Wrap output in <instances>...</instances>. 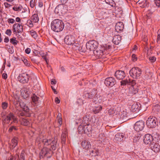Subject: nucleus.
I'll list each match as a JSON object with an SVG mask.
<instances>
[{"instance_id":"1","label":"nucleus","mask_w":160,"mask_h":160,"mask_svg":"<svg viewBox=\"0 0 160 160\" xmlns=\"http://www.w3.org/2000/svg\"><path fill=\"white\" fill-rule=\"evenodd\" d=\"M19 105L23 109V111H20L17 109L15 112L17 116L19 117L24 116L29 117L31 116V115L29 112V108L23 102H19Z\"/></svg>"},{"instance_id":"2","label":"nucleus","mask_w":160,"mask_h":160,"mask_svg":"<svg viewBox=\"0 0 160 160\" xmlns=\"http://www.w3.org/2000/svg\"><path fill=\"white\" fill-rule=\"evenodd\" d=\"M64 27V24L63 21L58 19H55L52 21L51 28L52 31L55 32L62 31Z\"/></svg>"},{"instance_id":"3","label":"nucleus","mask_w":160,"mask_h":160,"mask_svg":"<svg viewBox=\"0 0 160 160\" xmlns=\"http://www.w3.org/2000/svg\"><path fill=\"white\" fill-rule=\"evenodd\" d=\"M4 117L3 118V122L7 124H9L10 121H12L10 125L12 124H17L18 121L16 116L12 112H10L6 116H4Z\"/></svg>"},{"instance_id":"4","label":"nucleus","mask_w":160,"mask_h":160,"mask_svg":"<svg viewBox=\"0 0 160 160\" xmlns=\"http://www.w3.org/2000/svg\"><path fill=\"white\" fill-rule=\"evenodd\" d=\"M41 141L44 146H47L50 144L53 150H55L56 149L58 141L57 138H55L52 140L50 139L43 138L41 139Z\"/></svg>"},{"instance_id":"5","label":"nucleus","mask_w":160,"mask_h":160,"mask_svg":"<svg viewBox=\"0 0 160 160\" xmlns=\"http://www.w3.org/2000/svg\"><path fill=\"white\" fill-rule=\"evenodd\" d=\"M130 76L134 79H138L142 74V70L139 68H132L129 71Z\"/></svg>"},{"instance_id":"6","label":"nucleus","mask_w":160,"mask_h":160,"mask_svg":"<svg viewBox=\"0 0 160 160\" xmlns=\"http://www.w3.org/2000/svg\"><path fill=\"white\" fill-rule=\"evenodd\" d=\"M158 123V120L156 118L153 116H150L147 120L146 124L148 128H153L157 125Z\"/></svg>"},{"instance_id":"7","label":"nucleus","mask_w":160,"mask_h":160,"mask_svg":"<svg viewBox=\"0 0 160 160\" xmlns=\"http://www.w3.org/2000/svg\"><path fill=\"white\" fill-rule=\"evenodd\" d=\"M29 77V75L26 72H23L19 75L18 79L20 83L24 84L28 82Z\"/></svg>"},{"instance_id":"8","label":"nucleus","mask_w":160,"mask_h":160,"mask_svg":"<svg viewBox=\"0 0 160 160\" xmlns=\"http://www.w3.org/2000/svg\"><path fill=\"white\" fill-rule=\"evenodd\" d=\"M97 43L95 41H89L87 43L86 45V48L90 51H93L97 48Z\"/></svg>"},{"instance_id":"9","label":"nucleus","mask_w":160,"mask_h":160,"mask_svg":"<svg viewBox=\"0 0 160 160\" xmlns=\"http://www.w3.org/2000/svg\"><path fill=\"white\" fill-rule=\"evenodd\" d=\"M12 30L14 34H17V33H22L23 31V27L18 23H15L12 26Z\"/></svg>"},{"instance_id":"10","label":"nucleus","mask_w":160,"mask_h":160,"mask_svg":"<svg viewBox=\"0 0 160 160\" xmlns=\"http://www.w3.org/2000/svg\"><path fill=\"white\" fill-rule=\"evenodd\" d=\"M144 127V123L142 121H139L134 124V128L137 131L139 132L142 130Z\"/></svg>"},{"instance_id":"11","label":"nucleus","mask_w":160,"mask_h":160,"mask_svg":"<svg viewBox=\"0 0 160 160\" xmlns=\"http://www.w3.org/2000/svg\"><path fill=\"white\" fill-rule=\"evenodd\" d=\"M104 83L107 87H112L116 83V81L114 78L109 77L105 79Z\"/></svg>"},{"instance_id":"12","label":"nucleus","mask_w":160,"mask_h":160,"mask_svg":"<svg viewBox=\"0 0 160 160\" xmlns=\"http://www.w3.org/2000/svg\"><path fill=\"white\" fill-rule=\"evenodd\" d=\"M75 38L73 36L69 35L66 36L64 38L65 43L68 45H71L72 44L75 45Z\"/></svg>"},{"instance_id":"13","label":"nucleus","mask_w":160,"mask_h":160,"mask_svg":"<svg viewBox=\"0 0 160 160\" xmlns=\"http://www.w3.org/2000/svg\"><path fill=\"white\" fill-rule=\"evenodd\" d=\"M104 98L105 97H104L103 95L102 96L97 93L96 95L95 96V97H94V98L93 99V102L96 104L98 103H101L107 101L106 98Z\"/></svg>"},{"instance_id":"14","label":"nucleus","mask_w":160,"mask_h":160,"mask_svg":"<svg viewBox=\"0 0 160 160\" xmlns=\"http://www.w3.org/2000/svg\"><path fill=\"white\" fill-rule=\"evenodd\" d=\"M65 8L64 4H59L55 8V12L57 14H63L65 12Z\"/></svg>"},{"instance_id":"15","label":"nucleus","mask_w":160,"mask_h":160,"mask_svg":"<svg viewBox=\"0 0 160 160\" xmlns=\"http://www.w3.org/2000/svg\"><path fill=\"white\" fill-rule=\"evenodd\" d=\"M114 76L118 80H122L126 76V74L123 71L118 70L116 71Z\"/></svg>"},{"instance_id":"16","label":"nucleus","mask_w":160,"mask_h":160,"mask_svg":"<svg viewBox=\"0 0 160 160\" xmlns=\"http://www.w3.org/2000/svg\"><path fill=\"white\" fill-rule=\"evenodd\" d=\"M153 138L152 136L150 134H146L144 137L143 142L146 144H152Z\"/></svg>"},{"instance_id":"17","label":"nucleus","mask_w":160,"mask_h":160,"mask_svg":"<svg viewBox=\"0 0 160 160\" xmlns=\"http://www.w3.org/2000/svg\"><path fill=\"white\" fill-rule=\"evenodd\" d=\"M97 93V90L95 88L92 89L89 92H87L85 94V96L86 98L89 99H93L94 97Z\"/></svg>"},{"instance_id":"18","label":"nucleus","mask_w":160,"mask_h":160,"mask_svg":"<svg viewBox=\"0 0 160 160\" xmlns=\"http://www.w3.org/2000/svg\"><path fill=\"white\" fill-rule=\"evenodd\" d=\"M103 49L102 48L101 49L97 48L93 51V53L97 58H102L104 54Z\"/></svg>"},{"instance_id":"19","label":"nucleus","mask_w":160,"mask_h":160,"mask_svg":"<svg viewBox=\"0 0 160 160\" xmlns=\"http://www.w3.org/2000/svg\"><path fill=\"white\" fill-rule=\"evenodd\" d=\"M19 138L17 137H14L11 140L10 146L11 149H13L18 145Z\"/></svg>"},{"instance_id":"20","label":"nucleus","mask_w":160,"mask_h":160,"mask_svg":"<svg viewBox=\"0 0 160 160\" xmlns=\"http://www.w3.org/2000/svg\"><path fill=\"white\" fill-rule=\"evenodd\" d=\"M52 151L50 149L47 148H43L41 150V153L44 156H46L47 157H50L52 154L51 153Z\"/></svg>"},{"instance_id":"21","label":"nucleus","mask_w":160,"mask_h":160,"mask_svg":"<svg viewBox=\"0 0 160 160\" xmlns=\"http://www.w3.org/2000/svg\"><path fill=\"white\" fill-rule=\"evenodd\" d=\"M151 148L152 150L156 153L158 152L160 150V145L157 143H152L151 145Z\"/></svg>"},{"instance_id":"22","label":"nucleus","mask_w":160,"mask_h":160,"mask_svg":"<svg viewBox=\"0 0 160 160\" xmlns=\"http://www.w3.org/2000/svg\"><path fill=\"white\" fill-rule=\"evenodd\" d=\"M81 146L83 149L88 150L91 148V144L87 140L82 141L81 143Z\"/></svg>"},{"instance_id":"23","label":"nucleus","mask_w":160,"mask_h":160,"mask_svg":"<svg viewBox=\"0 0 160 160\" xmlns=\"http://www.w3.org/2000/svg\"><path fill=\"white\" fill-rule=\"evenodd\" d=\"M125 137L123 133H118L115 136L114 140L115 141L118 142H120L123 140V138Z\"/></svg>"},{"instance_id":"24","label":"nucleus","mask_w":160,"mask_h":160,"mask_svg":"<svg viewBox=\"0 0 160 160\" xmlns=\"http://www.w3.org/2000/svg\"><path fill=\"white\" fill-rule=\"evenodd\" d=\"M138 92V89L137 87H134L133 86H131L129 88L128 90V95L132 96L137 93Z\"/></svg>"},{"instance_id":"25","label":"nucleus","mask_w":160,"mask_h":160,"mask_svg":"<svg viewBox=\"0 0 160 160\" xmlns=\"http://www.w3.org/2000/svg\"><path fill=\"white\" fill-rule=\"evenodd\" d=\"M124 28V25L122 22H118L115 26V30L118 32L122 31Z\"/></svg>"},{"instance_id":"26","label":"nucleus","mask_w":160,"mask_h":160,"mask_svg":"<svg viewBox=\"0 0 160 160\" xmlns=\"http://www.w3.org/2000/svg\"><path fill=\"white\" fill-rule=\"evenodd\" d=\"M21 95L24 98H26L28 97L29 92L28 91L27 88H23L21 90Z\"/></svg>"},{"instance_id":"27","label":"nucleus","mask_w":160,"mask_h":160,"mask_svg":"<svg viewBox=\"0 0 160 160\" xmlns=\"http://www.w3.org/2000/svg\"><path fill=\"white\" fill-rule=\"evenodd\" d=\"M84 128H85L84 130L85 134H89V132H91L92 130V126L90 124V123L84 125Z\"/></svg>"},{"instance_id":"28","label":"nucleus","mask_w":160,"mask_h":160,"mask_svg":"<svg viewBox=\"0 0 160 160\" xmlns=\"http://www.w3.org/2000/svg\"><path fill=\"white\" fill-rule=\"evenodd\" d=\"M120 118L123 120H126L127 119V117L128 116V114L127 112L124 111L121 112L120 114Z\"/></svg>"},{"instance_id":"29","label":"nucleus","mask_w":160,"mask_h":160,"mask_svg":"<svg viewBox=\"0 0 160 160\" xmlns=\"http://www.w3.org/2000/svg\"><path fill=\"white\" fill-rule=\"evenodd\" d=\"M20 120L21 124L23 125L27 126L29 124V122L27 119H25L23 118H21Z\"/></svg>"},{"instance_id":"30","label":"nucleus","mask_w":160,"mask_h":160,"mask_svg":"<svg viewBox=\"0 0 160 160\" xmlns=\"http://www.w3.org/2000/svg\"><path fill=\"white\" fill-rule=\"evenodd\" d=\"M31 19L32 22H37L39 21L38 15L37 14H34L32 16Z\"/></svg>"},{"instance_id":"31","label":"nucleus","mask_w":160,"mask_h":160,"mask_svg":"<svg viewBox=\"0 0 160 160\" xmlns=\"http://www.w3.org/2000/svg\"><path fill=\"white\" fill-rule=\"evenodd\" d=\"M89 116L86 115L83 117L82 123L84 124H87L89 123L90 120L89 119Z\"/></svg>"},{"instance_id":"32","label":"nucleus","mask_w":160,"mask_h":160,"mask_svg":"<svg viewBox=\"0 0 160 160\" xmlns=\"http://www.w3.org/2000/svg\"><path fill=\"white\" fill-rule=\"evenodd\" d=\"M84 129V124H80L78 127V131L79 133L81 134L85 133Z\"/></svg>"},{"instance_id":"33","label":"nucleus","mask_w":160,"mask_h":160,"mask_svg":"<svg viewBox=\"0 0 160 160\" xmlns=\"http://www.w3.org/2000/svg\"><path fill=\"white\" fill-rule=\"evenodd\" d=\"M74 46H76L77 47V49L80 51L84 52L86 51V49H85V47H83V46L81 44L76 43L74 45Z\"/></svg>"},{"instance_id":"34","label":"nucleus","mask_w":160,"mask_h":160,"mask_svg":"<svg viewBox=\"0 0 160 160\" xmlns=\"http://www.w3.org/2000/svg\"><path fill=\"white\" fill-rule=\"evenodd\" d=\"M139 106L137 104H134L132 105L131 110L133 112H136L139 110Z\"/></svg>"},{"instance_id":"35","label":"nucleus","mask_w":160,"mask_h":160,"mask_svg":"<svg viewBox=\"0 0 160 160\" xmlns=\"http://www.w3.org/2000/svg\"><path fill=\"white\" fill-rule=\"evenodd\" d=\"M90 154L92 156H96L98 155L99 153V151L97 148H93Z\"/></svg>"},{"instance_id":"36","label":"nucleus","mask_w":160,"mask_h":160,"mask_svg":"<svg viewBox=\"0 0 160 160\" xmlns=\"http://www.w3.org/2000/svg\"><path fill=\"white\" fill-rule=\"evenodd\" d=\"M113 94L112 93H109L108 94H106L103 95L104 97L106 98L107 100L108 99V101H111L112 98V97Z\"/></svg>"},{"instance_id":"37","label":"nucleus","mask_w":160,"mask_h":160,"mask_svg":"<svg viewBox=\"0 0 160 160\" xmlns=\"http://www.w3.org/2000/svg\"><path fill=\"white\" fill-rule=\"evenodd\" d=\"M130 82V81L129 79L128 80L127 79H126L124 80H122L120 82L121 85V86H124L127 85H128Z\"/></svg>"},{"instance_id":"38","label":"nucleus","mask_w":160,"mask_h":160,"mask_svg":"<svg viewBox=\"0 0 160 160\" xmlns=\"http://www.w3.org/2000/svg\"><path fill=\"white\" fill-rule=\"evenodd\" d=\"M102 107L100 106H99L97 107H96L93 108V112L95 114L98 113L102 109Z\"/></svg>"},{"instance_id":"39","label":"nucleus","mask_w":160,"mask_h":160,"mask_svg":"<svg viewBox=\"0 0 160 160\" xmlns=\"http://www.w3.org/2000/svg\"><path fill=\"white\" fill-rule=\"evenodd\" d=\"M32 101L35 104H36L39 99V97H38L35 94H33L32 96Z\"/></svg>"},{"instance_id":"40","label":"nucleus","mask_w":160,"mask_h":160,"mask_svg":"<svg viewBox=\"0 0 160 160\" xmlns=\"http://www.w3.org/2000/svg\"><path fill=\"white\" fill-rule=\"evenodd\" d=\"M138 2V3L139 4H140L141 5V7L143 8L147 6V4L146 3V0H143V1L141 0H139Z\"/></svg>"},{"instance_id":"41","label":"nucleus","mask_w":160,"mask_h":160,"mask_svg":"<svg viewBox=\"0 0 160 160\" xmlns=\"http://www.w3.org/2000/svg\"><path fill=\"white\" fill-rule=\"evenodd\" d=\"M66 135L65 132H63L61 135V138L62 143L65 144L66 142Z\"/></svg>"},{"instance_id":"42","label":"nucleus","mask_w":160,"mask_h":160,"mask_svg":"<svg viewBox=\"0 0 160 160\" xmlns=\"http://www.w3.org/2000/svg\"><path fill=\"white\" fill-rule=\"evenodd\" d=\"M30 33L32 36L34 38L36 39L37 38V33L34 31L32 30L30 31Z\"/></svg>"},{"instance_id":"43","label":"nucleus","mask_w":160,"mask_h":160,"mask_svg":"<svg viewBox=\"0 0 160 160\" xmlns=\"http://www.w3.org/2000/svg\"><path fill=\"white\" fill-rule=\"evenodd\" d=\"M10 41L11 43L13 44L14 46L16 45L18 42V41L16 40V38H11Z\"/></svg>"},{"instance_id":"44","label":"nucleus","mask_w":160,"mask_h":160,"mask_svg":"<svg viewBox=\"0 0 160 160\" xmlns=\"http://www.w3.org/2000/svg\"><path fill=\"white\" fill-rule=\"evenodd\" d=\"M18 129L17 127L15 125H13L11 126L8 130V132H12L13 130L17 131Z\"/></svg>"},{"instance_id":"45","label":"nucleus","mask_w":160,"mask_h":160,"mask_svg":"<svg viewBox=\"0 0 160 160\" xmlns=\"http://www.w3.org/2000/svg\"><path fill=\"white\" fill-rule=\"evenodd\" d=\"M8 106V103L6 102H3L2 103V108L3 109H6Z\"/></svg>"},{"instance_id":"46","label":"nucleus","mask_w":160,"mask_h":160,"mask_svg":"<svg viewBox=\"0 0 160 160\" xmlns=\"http://www.w3.org/2000/svg\"><path fill=\"white\" fill-rule=\"evenodd\" d=\"M22 61H23V63L26 66H29L30 65V62L29 61H28V60L26 59L23 58L22 59Z\"/></svg>"},{"instance_id":"47","label":"nucleus","mask_w":160,"mask_h":160,"mask_svg":"<svg viewBox=\"0 0 160 160\" xmlns=\"http://www.w3.org/2000/svg\"><path fill=\"white\" fill-rule=\"evenodd\" d=\"M22 8V6L20 5L18 7H14L12 9L15 11H21V9Z\"/></svg>"},{"instance_id":"48","label":"nucleus","mask_w":160,"mask_h":160,"mask_svg":"<svg viewBox=\"0 0 160 160\" xmlns=\"http://www.w3.org/2000/svg\"><path fill=\"white\" fill-rule=\"evenodd\" d=\"M154 2L158 8H160V0H154Z\"/></svg>"},{"instance_id":"49","label":"nucleus","mask_w":160,"mask_h":160,"mask_svg":"<svg viewBox=\"0 0 160 160\" xmlns=\"http://www.w3.org/2000/svg\"><path fill=\"white\" fill-rule=\"evenodd\" d=\"M58 123L59 124L61 125L62 124V120L61 113H58Z\"/></svg>"},{"instance_id":"50","label":"nucleus","mask_w":160,"mask_h":160,"mask_svg":"<svg viewBox=\"0 0 160 160\" xmlns=\"http://www.w3.org/2000/svg\"><path fill=\"white\" fill-rule=\"evenodd\" d=\"M120 108L119 107H118L115 110H114V113H115L116 115L118 114H120Z\"/></svg>"},{"instance_id":"51","label":"nucleus","mask_w":160,"mask_h":160,"mask_svg":"<svg viewBox=\"0 0 160 160\" xmlns=\"http://www.w3.org/2000/svg\"><path fill=\"white\" fill-rule=\"evenodd\" d=\"M35 0H32L30 2V4L31 7L33 8L35 5Z\"/></svg>"},{"instance_id":"52","label":"nucleus","mask_w":160,"mask_h":160,"mask_svg":"<svg viewBox=\"0 0 160 160\" xmlns=\"http://www.w3.org/2000/svg\"><path fill=\"white\" fill-rule=\"evenodd\" d=\"M153 110H156L157 112H159L160 111V106L158 105H156Z\"/></svg>"},{"instance_id":"53","label":"nucleus","mask_w":160,"mask_h":160,"mask_svg":"<svg viewBox=\"0 0 160 160\" xmlns=\"http://www.w3.org/2000/svg\"><path fill=\"white\" fill-rule=\"evenodd\" d=\"M118 38H117L118 39ZM116 37H114V38H113L112 40L113 42L116 44H118L119 42H120L119 39L118 40H116Z\"/></svg>"},{"instance_id":"54","label":"nucleus","mask_w":160,"mask_h":160,"mask_svg":"<svg viewBox=\"0 0 160 160\" xmlns=\"http://www.w3.org/2000/svg\"><path fill=\"white\" fill-rule=\"evenodd\" d=\"M5 34L9 36H11L12 34L11 30L10 29H7L5 32Z\"/></svg>"},{"instance_id":"55","label":"nucleus","mask_w":160,"mask_h":160,"mask_svg":"<svg viewBox=\"0 0 160 160\" xmlns=\"http://www.w3.org/2000/svg\"><path fill=\"white\" fill-rule=\"evenodd\" d=\"M137 58L135 54H133L132 56V60L133 62H135L137 61Z\"/></svg>"},{"instance_id":"56","label":"nucleus","mask_w":160,"mask_h":160,"mask_svg":"<svg viewBox=\"0 0 160 160\" xmlns=\"http://www.w3.org/2000/svg\"><path fill=\"white\" fill-rule=\"evenodd\" d=\"M15 21V20L12 18H9L8 20V22L9 23H13Z\"/></svg>"},{"instance_id":"57","label":"nucleus","mask_w":160,"mask_h":160,"mask_svg":"<svg viewBox=\"0 0 160 160\" xmlns=\"http://www.w3.org/2000/svg\"><path fill=\"white\" fill-rule=\"evenodd\" d=\"M19 33H17V34H15L16 36H17L18 39L20 40H22V38L20 36V34H18Z\"/></svg>"},{"instance_id":"58","label":"nucleus","mask_w":160,"mask_h":160,"mask_svg":"<svg viewBox=\"0 0 160 160\" xmlns=\"http://www.w3.org/2000/svg\"><path fill=\"white\" fill-rule=\"evenodd\" d=\"M160 40V29H159L158 32V36L157 38V41L158 42Z\"/></svg>"},{"instance_id":"59","label":"nucleus","mask_w":160,"mask_h":160,"mask_svg":"<svg viewBox=\"0 0 160 160\" xmlns=\"http://www.w3.org/2000/svg\"><path fill=\"white\" fill-rule=\"evenodd\" d=\"M20 160H25L24 154L23 152H21L20 154Z\"/></svg>"},{"instance_id":"60","label":"nucleus","mask_w":160,"mask_h":160,"mask_svg":"<svg viewBox=\"0 0 160 160\" xmlns=\"http://www.w3.org/2000/svg\"><path fill=\"white\" fill-rule=\"evenodd\" d=\"M150 60L151 62H154L156 61V58L155 57H152L150 58Z\"/></svg>"},{"instance_id":"61","label":"nucleus","mask_w":160,"mask_h":160,"mask_svg":"<svg viewBox=\"0 0 160 160\" xmlns=\"http://www.w3.org/2000/svg\"><path fill=\"white\" fill-rule=\"evenodd\" d=\"M32 21L30 20L29 21H28V25L29 27H32L33 26V24L32 23Z\"/></svg>"},{"instance_id":"62","label":"nucleus","mask_w":160,"mask_h":160,"mask_svg":"<svg viewBox=\"0 0 160 160\" xmlns=\"http://www.w3.org/2000/svg\"><path fill=\"white\" fill-rule=\"evenodd\" d=\"M114 108H113L112 109H110L108 111L109 113H110V114L114 113Z\"/></svg>"},{"instance_id":"63","label":"nucleus","mask_w":160,"mask_h":160,"mask_svg":"<svg viewBox=\"0 0 160 160\" xmlns=\"http://www.w3.org/2000/svg\"><path fill=\"white\" fill-rule=\"evenodd\" d=\"M56 81L55 79H52L51 80V83L52 84H55L56 83Z\"/></svg>"},{"instance_id":"64","label":"nucleus","mask_w":160,"mask_h":160,"mask_svg":"<svg viewBox=\"0 0 160 160\" xmlns=\"http://www.w3.org/2000/svg\"><path fill=\"white\" fill-rule=\"evenodd\" d=\"M111 47V46L110 45H106V47L104 48V49L107 50L110 49Z\"/></svg>"}]
</instances>
